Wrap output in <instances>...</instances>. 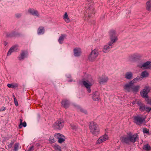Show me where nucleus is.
I'll return each instance as SVG.
<instances>
[{"mask_svg": "<svg viewBox=\"0 0 151 151\" xmlns=\"http://www.w3.org/2000/svg\"><path fill=\"white\" fill-rule=\"evenodd\" d=\"M63 135L60 133H56L55 134V137L56 138L59 139L60 137H61V136Z\"/></svg>", "mask_w": 151, "mask_h": 151, "instance_id": "obj_34", "label": "nucleus"}, {"mask_svg": "<svg viewBox=\"0 0 151 151\" xmlns=\"http://www.w3.org/2000/svg\"><path fill=\"white\" fill-rule=\"evenodd\" d=\"M17 49V46L14 45L9 50L7 55L8 56L10 55L11 53L16 51Z\"/></svg>", "mask_w": 151, "mask_h": 151, "instance_id": "obj_16", "label": "nucleus"}, {"mask_svg": "<svg viewBox=\"0 0 151 151\" xmlns=\"http://www.w3.org/2000/svg\"><path fill=\"white\" fill-rule=\"evenodd\" d=\"M65 138L63 135L61 136V137L58 139V142L60 143H62L65 141Z\"/></svg>", "mask_w": 151, "mask_h": 151, "instance_id": "obj_32", "label": "nucleus"}, {"mask_svg": "<svg viewBox=\"0 0 151 151\" xmlns=\"http://www.w3.org/2000/svg\"><path fill=\"white\" fill-rule=\"evenodd\" d=\"M146 8L149 11L151 10V0H149L146 4Z\"/></svg>", "mask_w": 151, "mask_h": 151, "instance_id": "obj_26", "label": "nucleus"}, {"mask_svg": "<svg viewBox=\"0 0 151 151\" xmlns=\"http://www.w3.org/2000/svg\"><path fill=\"white\" fill-rule=\"evenodd\" d=\"M64 124L63 121L61 119H59L53 125V127L54 129H60L63 127Z\"/></svg>", "mask_w": 151, "mask_h": 151, "instance_id": "obj_6", "label": "nucleus"}, {"mask_svg": "<svg viewBox=\"0 0 151 151\" xmlns=\"http://www.w3.org/2000/svg\"><path fill=\"white\" fill-rule=\"evenodd\" d=\"M147 99H146V100L147 101V104H149L151 106V99H149L148 97Z\"/></svg>", "mask_w": 151, "mask_h": 151, "instance_id": "obj_40", "label": "nucleus"}, {"mask_svg": "<svg viewBox=\"0 0 151 151\" xmlns=\"http://www.w3.org/2000/svg\"><path fill=\"white\" fill-rule=\"evenodd\" d=\"M4 35H5L7 37H12V33H6L4 34Z\"/></svg>", "mask_w": 151, "mask_h": 151, "instance_id": "obj_36", "label": "nucleus"}, {"mask_svg": "<svg viewBox=\"0 0 151 151\" xmlns=\"http://www.w3.org/2000/svg\"><path fill=\"white\" fill-rule=\"evenodd\" d=\"M136 57L135 55H133L130 58V60L132 61H134L136 59Z\"/></svg>", "mask_w": 151, "mask_h": 151, "instance_id": "obj_38", "label": "nucleus"}, {"mask_svg": "<svg viewBox=\"0 0 151 151\" xmlns=\"http://www.w3.org/2000/svg\"><path fill=\"white\" fill-rule=\"evenodd\" d=\"M19 148V144L18 143H16L14 144V151H17Z\"/></svg>", "mask_w": 151, "mask_h": 151, "instance_id": "obj_33", "label": "nucleus"}, {"mask_svg": "<svg viewBox=\"0 0 151 151\" xmlns=\"http://www.w3.org/2000/svg\"><path fill=\"white\" fill-rule=\"evenodd\" d=\"M63 19L65 21L67 22L68 23L70 22V20L69 19L67 13V12H65V14L64 16L63 17Z\"/></svg>", "mask_w": 151, "mask_h": 151, "instance_id": "obj_29", "label": "nucleus"}, {"mask_svg": "<svg viewBox=\"0 0 151 151\" xmlns=\"http://www.w3.org/2000/svg\"><path fill=\"white\" fill-rule=\"evenodd\" d=\"M71 128L73 130H76L77 128V127L75 125H71Z\"/></svg>", "mask_w": 151, "mask_h": 151, "instance_id": "obj_39", "label": "nucleus"}, {"mask_svg": "<svg viewBox=\"0 0 151 151\" xmlns=\"http://www.w3.org/2000/svg\"><path fill=\"white\" fill-rule=\"evenodd\" d=\"M71 81H72V80H70V81H70V82H71Z\"/></svg>", "mask_w": 151, "mask_h": 151, "instance_id": "obj_51", "label": "nucleus"}, {"mask_svg": "<svg viewBox=\"0 0 151 151\" xmlns=\"http://www.w3.org/2000/svg\"><path fill=\"white\" fill-rule=\"evenodd\" d=\"M20 124L19 126V128H21L22 127V119H20Z\"/></svg>", "mask_w": 151, "mask_h": 151, "instance_id": "obj_41", "label": "nucleus"}, {"mask_svg": "<svg viewBox=\"0 0 151 151\" xmlns=\"http://www.w3.org/2000/svg\"><path fill=\"white\" fill-rule=\"evenodd\" d=\"M133 73L131 71L126 72L124 75L125 78L128 80L132 79L133 78Z\"/></svg>", "mask_w": 151, "mask_h": 151, "instance_id": "obj_12", "label": "nucleus"}, {"mask_svg": "<svg viewBox=\"0 0 151 151\" xmlns=\"http://www.w3.org/2000/svg\"><path fill=\"white\" fill-rule=\"evenodd\" d=\"M134 123L137 125H141L143 123H145V117L141 114H137L133 117Z\"/></svg>", "mask_w": 151, "mask_h": 151, "instance_id": "obj_4", "label": "nucleus"}, {"mask_svg": "<svg viewBox=\"0 0 151 151\" xmlns=\"http://www.w3.org/2000/svg\"><path fill=\"white\" fill-rule=\"evenodd\" d=\"M34 147L33 146H32L29 147V148L28 149L27 151H32L34 150Z\"/></svg>", "mask_w": 151, "mask_h": 151, "instance_id": "obj_44", "label": "nucleus"}, {"mask_svg": "<svg viewBox=\"0 0 151 151\" xmlns=\"http://www.w3.org/2000/svg\"><path fill=\"white\" fill-rule=\"evenodd\" d=\"M143 132L144 133L148 134L149 133V130L146 128H144L143 129Z\"/></svg>", "mask_w": 151, "mask_h": 151, "instance_id": "obj_42", "label": "nucleus"}, {"mask_svg": "<svg viewBox=\"0 0 151 151\" xmlns=\"http://www.w3.org/2000/svg\"><path fill=\"white\" fill-rule=\"evenodd\" d=\"M14 100L15 104L16 106H17L18 105V104L15 97L14 98Z\"/></svg>", "mask_w": 151, "mask_h": 151, "instance_id": "obj_45", "label": "nucleus"}, {"mask_svg": "<svg viewBox=\"0 0 151 151\" xmlns=\"http://www.w3.org/2000/svg\"><path fill=\"white\" fill-rule=\"evenodd\" d=\"M66 76L68 78H70L71 77V76L70 74H68V75H66Z\"/></svg>", "mask_w": 151, "mask_h": 151, "instance_id": "obj_49", "label": "nucleus"}, {"mask_svg": "<svg viewBox=\"0 0 151 151\" xmlns=\"http://www.w3.org/2000/svg\"><path fill=\"white\" fill-rule=\"evenodd\" d=\"M143 149L146 151H149L151 150V147L148 144H146L144 145Z\"/></svg>", "mask_w": 151, "mask_h": 151, "instance_id": "obj_28", "label": "nucleus"}, {"mask_svg": "<svg viewBox=\"0 0 151 151\" xmlns=\"http://www.w3.org/2000/svg\"><path fill=\"white\" fill-rule=\"evenodd\" d=\"M138 135L135 134L129 136L130 141L134 142L136 141H137L138 139Z\"/></svg>", "mask_w": 151, "mask_h": 151, "instance_id": "obj_13", "label": "nucleus"}, {"mask_svg": "<svg viewBox=\"0 0 151 151\" xmlns=\"http://www.w3.org/2000/svg\"><path fill=\"white\" fill-rule=\"evenodd\" d=\"M44 32L45 29L43 27H40L37 29V33L38 35H43L44 33Z\"/></svg>", "mask_w": 151, "mask_h": 151, "instance_id": "obj_21", "label": "nucleus"}, {"mask_svg": "<svg viewBox=\"0 0 151 151\" xmlns=\"http://www.w3.org/2000/svg\"><path fill=\"white\" fill-rule=\"evenodd\" d=\"M81 49L80 48H76L74 49V55L75 56H80L81 53Z\"/></svg>", "mask_w": 151, "mask_h": 151, "instance_id": "obj_18", "label": "nucleus"}, {"mask_svg": "<svg viewBox=\"0 0 151 151\" xmlns=\"http://www.w3.org/2000/svg\"><path fill=\"white\" fill-rule=\"evenodd\" d=\"M8 43L7 42H6V41H4V45H5V46H6L7 45Z\"/></svg>", "mask_w": 151, "mask_h": 151, "instance_id": "obj_48", "label": "nucleus"}, {"mask_svg": "<svg viewBox=\"0 0 151 151\" xmlns=\"http://www.w3.org/2000/svg\"><path fill=\"white\" fill-rule=\"evenodd\" d=\"M22 126L24 127H26L27 124L25 122H24L23 123H22Z\"/></svg>", "mask_w": 151, "mask_h": 151, "instance_id": "obj_46", "label": "nucleus"}, {"mask_svg": "<svg viewBox=\"0 0 151 151\" xmlns=\"http://www.w3.org/2000/svg\"><path fill=\"white\" fill-rule=\"evenodd\" d=\"M66 34H61L59 37L58 40V42L60 44H62L65 38L66 37Z\"/></svg>", "mask_w": 151, "mask_h": 151, "instance_id": "obj_19", "label": "nucleus"}, {"mask_svg": "<svg viewBox=\"0 0 151 151\" xmlns=\"http://www.w3.org/2000/svg\"><path fill=\"white\" fill-rule=\"evenodd\" d=\"M69 104V101L68 100H63L62 102V105L65 108L68 107Z\"/></svg>", "mask_w": 151, "mask_h": 151, "instance_id": "obj_22", "label": "nucleus"}, {"mask_svg": "<svg viewBox=\"0 0 151 151\" xmlns=\"http://www.w3.org/2000/svg\"><path fill=\"white\" fill-rule=\"evenodd\" d=\"M140 86L138 85L134 86L133 85L132 90L133 92L137 93L138 91L139 90V89Z\"/></svg>", "mask_w": 151, "mask_h": 151, "instance_id": "obj_24", "label": "nucleus"}, {"mask_svg": "<svg viewBox=\"0 0 151 151\" xmlns=\"http://www.w3.org/2000/svg\"><path fill=\"white\" fill-rule=\"evenodd\" d=\"M110 38L111 40L108 43L104 46L103 51L104 52H107L112 48L113 44L118 40L117 35L116 31L111 30L110 32Z\"/></svg>", "mask_w": 151, "mask_h": 151, "instance_id": "obj_1", "label": "nucleus"}, {"mask_svg": "<svg viewBox=\"0 0 151 151\" xmlns=\"http://www.w3.org/2000/svg\"><path fill=\"white\" fill-rule=\"evenodd\" d=\"M108 138V136L106 134L100 137L98 139L97 141V144H100L107 140Z\"/></svg>", "mask_w": 151, "mask_h": 151, "instance_id": "obj_10", "label": "nucleus"}, {"mask_svg": "<svg viewBox=\"0 0 151 151\" xmlns=\"http://www.w3.org/2000/svg\"><path fill=\"white\" fill-rule=\"evenodd\" d=\"M141 68L143 67L146 69H150L151 68V63L149 61H147L143 63L141 66Z\"/></svg>", "mask_w": 151, "mask_h": 151, "instance_id": "obj_17", "label": "nucleus"}, {"mask_svg": "<svg viewBox=\"0 0 151 151\" xmlns=\"http://www.w3.org/2000/svg\"><path fill=\"white\" fill-rule=\"evenodd\" d=\"M91 132L94 135H96L99 132V129L97 124L93 122H91L89 125Z\"/></svg>", "mask_w": 151, "mask_h": 151, "instance_id": "obj_3", "label": "nucleus"}, {"mask_svg": "<svg viewBox=\"0 0 151 151\" xmlns=\"http://www.w3.org/2000/svg\"><path fill=\"white\" fill-rule=\"evenodd\" d=\"M54 148L56 151H61V147L58 145H54Z\"/></svg>", "mask_w": 151, "mask_h": 151, "instance_id": "obj_31", "label": "nucleus"}, {"mask_svg": "<svg viewBox=\"0 0 151 151\" xmlns=\"http://www.w3.org/2000/svg\"><path fill=\"white\" fill-rule=\"evenodd\" d=\"M7 86L9 88H15L18 86V84L17 83H13L12 84H8Z\"/></svg>", "mask_w": 151, "mask_h": 151, "instance_id": "obj_27", "label": "nucleus"}, {"mask_svg": "<svg viewBox=\"0 0 151 151\" xmlns=\"http://www.w3.org/2000/svg\"><path fill=\"white\" fill-rule=\"evenodd\" d=\"M92 99L94 101H99L100 99L99 93L97 91L94 92L93 93Z\"/></svg>", "mask_w": 151, "mask_h": 151, "instance_id": "obj_15", "label": "nucleus"}, {"mask_svg": "<svg viewBox=\"0 0 151 151\" xmlns=\"http://www.w3.org/2000/svg\"><path fill=\"white\" fill-rule=\"evenodd\" d=\"M108 80V77L106 76L101 78L99 80V83L101 84H102L106 82Z\"/></svg>", "mask_w": 151, "mask_h": 151, "instance_id": "obj_23", "label": "nucleus"}, {"mask_svg": "<svg viewBox=\"0 0 151 151\" xmlns=\"http://www.w3.org/2000/svg\"><path fill=\"white\" fill-rule=\"evenodd\" d=\"M79 110L81 112L85 114H87V111L86 110H85L81 108H80L79 109Z\"/></svg>", "mask_w": 151, "mask_h": 151, "instance_id": "obj_37", "label": "nucleus"}, {"mask_svg": "<svg viewBox=\"0 0 151 151\" xmlns=\"http://www.w3.org/2000/svg\"><path fill=\"white\" fill-rule=\"evenodd\" d=\"M28 55L27 52L26 51H22L19 56L18 57L20 60H23L25 58L27 57Z\"/></svg>", "mask_w": 151, "mask_h": 151, "instance_id": "obj_11", "label": "nucleus"}, {"mask_svg": "<svg viewBox=\"0 0 151 151\" xmlns=\"http://www.w3.org/2000/svg\"><path fill=\"white\" fill-rule=\"evenodd\" d=\"M82 83L83 86L86 88L88 92L90 93L91 92V87L94 83L91 77L89 76L87 79H83Z\"/></svg>", "mask_w": 151, "mask_h": 151, "instance_id": "obj_2", "label": "nucleus"}, {"mask_svg": "<svg viewBox=\"0 0 151 151\" xmlns=\"http://www.w3.org/2000/svg\"><path fill=\"white\" fill-rule=\"evenodd\" d=\"M148 76V73L146 71H144L142 72L141 73V76H142L141 77H142V78H143L147 77Z\"/></svg>", "mask_w": 151, "mask_h": 151, "instance_id": "obj_30", "label": "nucleus"}, {"mask_svg": "<svg viewBox=\"0 0 151 151\" xmlns=\"http://www.w3.org/2000/svg\"><path fill=\"white\" fill-rule=\"evenodd\" d=\"M28 12L32 15L37 17H39V14L37 11L34 9H29L28 10Z\"/></svg>", "mask_w": 151, "mask_h": 151, "instance_id": "obj_14", "label": "nucleus"}, {"mask_svg": "<svg viewBox=\"0 0 151 151\" xmlns=\"http://www.w3.org/2000/svg\"><path fill=\"white\" fill-rule=\"evenodd\" d=\"M12 146V144H10L9 145V147H11Z\"/></svg>", "mask_w": 151, "mask_h": 151, "instance_id": "obj_50", "label": "nucleus"}, {"mask_svg": "<svg viewBox=\"0 0 151 151\" xmlns=\"http://www.w3.org/2000/svg\"><path fill=\"white\" fill-rule=\"evenodd\" d=\"M142 77L141 76H137L136 78H134L132 81H131V83H132L133 84L134 83L137 82L139 81L142 80Z\"/></svg>", "mask_w": 151, "mask_h": 151, "instance_id": "obj_25", "label": "nucleus"}, {"mask_svg": "<svg viewBox=\"0 0 151 151\" xmlns=\"http://www.w3.org/2000/svg\"><path fill=\"white\" fill-rule=\"evenodd\" d=\"M49 141L51 143H53L55 142V141L53 137L52 136L50 137L49 139Z\"/></svg>", "mask_w": 151, "mask_h": 151, "instance_id": "obj_35", "label": "nucleus"}, {"mask_svg": "<svg viewBox=\"0 0 151 151\" xmlns=\"http://www.w3.org/2000/svg\"><path fill=\"white\" fill-rule=\"evenodd\" d=\"M15 16L17 17H19L21 16V15L20 14H15Z\"/></svg>", "mask_w": 151, "mask_h": 151, "instance_id": "obj_47", "label": "nucleus"}, {"mask_svg": "<svg viewBox=\"0 0 151 151\" xmlns=\"http://www.w3.org/2000/svg\"><path fill=\"white\" fill-rule=\"evenodd\" d=\"M137 103L139 106V110L142 112H143L145 110L149 112L151 110V108L146 106L140 101H138Z\"/></svg>", "mask_w": 151, "mask_h": 151, "instance_id": "obj_7", "label": "nucleus"}, {"mask_svg": "<svg viewBox=\"0 0 151 151\" xmlns=\"http://www.w3.org/2000/svg\"><path fill=\"white\" fill-rule=\"evenodd\" d=\"M150 89L149 86H145L142 91L140 92L141 96L145 98H147L148 96L147 94L150 92Z\"/></svg>", "mask_w": 151, "mask_h": 151, "instance_id": "obj_8", "label": "nucleus"}, {"mask_svg": "<svg viewBox=\"0 0 151 151\" xmlns=\"http://www.w3.org/2000/svg\"><path fill=\"white\" fill-rule=\"evenodd\" d=\"M99 52L97 49H95L92 50L89 54L88 59L91 61H93L95 60L99 55Z\"/></svg>", "mask_w": 151, "mask_h": 151, "instance_id": "obj_5", "label": "nucleus"}, {"mask_svg": "<svg viewBox=\"0 0 151 151\" xmlns=\"http://www.w3.org/2000/svg\"><path fill=\"white\" fill-rule=\"evenodd\" d=\"M131 81L125 84L124 86V89L127 91L130 92L132 90V87L133 85Z\"/></svg>", "mask_w": 151, "mask_h": 151, "instance_id": "obj_9", "label": "nucleus"}, {"mask_svg": "<svg viewBox=\"0 0 151 151\" xmlns=\"http://www.w3.org/2000/svg\"><path fill=\"white\" fill-rule=\"evenodd\" d=\"M121 141L123 143H129L130 142L129 136L122 137L121 138Z\"/></svg>", "mask_w": 151, "mask_h": 151, "instance_id": "obj_20", "label": "nucleus"}, {"mask_svg": "<svg viewBox=\"0 0 151 151\" xmlns=\"http://www.w3.org/2000/svg\"><path fill=\"white\" fill-rule=\"evenodd\" d=\"M6 109V107L3 106L0 109V112L4 111Z\"/></svg>", "mask_w": 151, "mask_h": 151, "instance_id": "obj_43", "label": "nucleus"}]
</instances>
